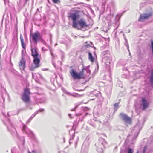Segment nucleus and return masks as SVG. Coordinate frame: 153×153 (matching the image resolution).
<instances>
[{"label":"nucleus","instance_id":"nucleus-39","mask_svg":"<svg viewBox=\"0 0 153 153\" xmlns=\"http://www.w3.org/2000/svg\"><path fill=\"white\" fill-rule=\"evenodd\" d=\"M42 50H43L44 51H45V50L44 49V47H42Z\"/></svg>","mask_w":153,"mask_h":153},{"label":"nucleus","instance_id":"nucleus-28","mask_svg":"<svg viewBox=\"0 0 153 153\" xmlns=\"http://www.w3.org/2000/svg\"><path fill=\"white\" fill-rule=\"evenodd\" d=\"M151 48L152 51V53L153 54V41L151 42Z\"/></svg>","mask_w":153,"mask_h":153},{"label":"nucleus","instance_id":"nucleus-15","mask_svg":"<svg viewBox=\"0 0 153 153\" xmlns=\"http://www.w3.org/2000/svg\"><path fill=\"white\" fill-rule=\"evenodd\" d=\"M89 66H83V68L82 69V72H83L84 70H86L88 74H90V71L89 69Z\"/></svg>","mask_w":153,"mask_h":153},{"label":"nucleus","instance_id":"nucleus-47","mask_svg":"<svg viewBox=\"0 0 153 153\" xmlns=\"http://www.w3.org/2000/svg\"><path fill=\"white\" fill-rule=\"evenodd\" d=\"M53 65H54V66H55V64H53Z\"/></svg>","mask_w":153,"mask_h":153},{"label":"nucleus","instance_id":"nucleus-2","mask_svg":"<svg viewBox=\"0 0 153 153\" xmlns=\"http://www.w3.org/2000/svg\"><path fill=\"white\" fill-rule=\"evenodd\" d=\"M105 144V140L102 138H100L96 143L95 145L96 147V150L99 153H103Z\"/></svg>","mask_w":153,"mask_h":153},{"label":"nucleus","instance_id":"nucleus-50","mask_svg":"<svg viewBox=\"0 0 153 153\" xmlns=\"http://www.w3.org/2000/svg\"><path fill=\"white\" fill-rule=\"evenodd\" d=\"M64 140V142H65V140Z\"/></svg>","mask_w":153,"mask_h":153},{"label":"nucleus","instance_id":"nucleus-30","mask_svg":"<svg viewBox=\"0 0 153 153\" xmlns=\"http://www.w3.org/2000/svg\"><path fill=\"white\" fill-rule=\"evenodd\" d=\"M53 2L54 3H57L59 0H52Z\"/></svg>","mask_w":153,"mask_h":153},{"label":"nucleus","instance_id":"nucleus-31","mask_svg":"<svg viewBox=\"0 0 153 153\" xmlns=\"http://www.w3.org/2000/svg\"><path fill=\"white\" fill-rule=\"evenodd\" d=\"M77 106H76L74 109H72L71 110V111H74L77 108Z\"/></svg>","mask_w":153,"mask_h":153},{"label":"nucleus","instance_id":"nucleus-6","mask_svg":"<svg viewBox=\"0 0 153 153\" xmlns=\"http://www.w3.org/2000/svg\"><path fill=\"white\" fill-rule=\"evenodd\" d=\"M120 117L125 122V124L127 126L128 124H131V119L126 114L121 113L120 114Z\"/></svg>","mask_w":153,"mask_h":153},{"label":"nucleus","instance_id":"nucleus-36","mask_svg":"<svg viewBox=\"0 0 153 153\" xmlns=\"http://www.w3.org/2000/svg\"><path fill=\"white\" fill-rule=\"evenodd\" d=\"M88 108L87 107H85V110H88Z\"/></svg>","mask_w":153,"mask_h":153},{"label":"nucleus","instance_id":"nucleus-40","mask_svg":"<svg viewBox=\"0 0 153 153\" xmlns=\"http://www.w3.org/2000/svg\"><path fill=\"white\" fill-rule=\"evenodd\" d=\"M24 52V50H22V54H23V53Z\"/></svg>","mask_w":153,"mask_h":153},{"label":"nucleus","instance_id":"nucleus-37","mask_svg":"<svg viewBox=\"0 0 153 153\" xmlns=\"http://www.w3.org/2000/svg\"><path fill=\"white\" fill-rule=\"evenodd\" d=\"M120 153H126V152H123L122 151L121 152H120Z\"/></svg>","mask_w":153,"mask_h":153},{"label":"nucleus","instance_id":"nucleus-46","mask_svg":"<svg viewBox=\"0 0 153 153\" xmlns=\"http://www.w3.org/2000/svg\"><path fill=\"white\" fill-rule=\"evenodd\" d=\"M129 55H131V53H130V52H129Z\"/></svg>","mask_w":153,"mask_h":153},{"label":"nucleus","instance_id":"nucleus-17","mask_svg":"<svg viewBox=\"0 0 153 153\" xmlns=\"http://www.w3.org/2000/svg\"><path fill=\"white\" fill-rule=\"evenodd\" d=\"M119 102L115 103L114 105V111H116L119 108Z\"/></svg>","mask_w":153,"mask_h":153},{"label":"nucleus","instance_id":"nucleus-19","mask_svg":"<svg viewBox=\"0 0 153 153\" xmlns=\"http://www.w3.org/2000/svg\"><path fill=\"white\" fill-rule=\"evenodd\" d=\"M123 36L124 38L125 39V40L126 42V43L125 44V46H126L127 47V49L128 50V51L129 52V46H128V43L127 41V40L126 39V38L124 34H123Z\"/></svg>","mask_w":153,"mask_h":153},{"label":"nucleus","instance_id":"nucleus-16","mask_svg":"<svg viewBox=\"0 0 153 153\" xmlns=\"http://www.w3.org/2000/svg\"><path fill=\"white\" fill-rule=\"evenodd\" d=\"M88 59L89 60L92 62H93L94 61V59L92 56V53L90 52H88Z\"/></svg>","mask_w":153,"mask_h":153},{"label":"nucleus","instance_id":"nucleus-44","mask_svg":"<svg viewBox=\"0 0 153 153\" xmlns=\"http://www.w3.org/2000/svg\"><path fill=\"white\" fill-rule=\"evenodd\" d=\"M57 45V43L56 44H55V46H56Z\"/></svg>","mask_w":153,"mask_h":153},{"label":"nucleus","instance_id":"nucleus-41","mask_svg":"<svg viewBox=\"0 0 153 153\" xmlns=\"http://www.w3.org/2000/svg\"><path fill=\"white\" fill-rule=\"evenodd\" d=\"M136 153H139V151L138 150H137Z\"/></svg>","mask_w":153,"mask_h":153},{"label":"nucleus","instance_id":"nucleus-20","mask_svg":"<svg viewBox=\"0 0 153 153\" xmlns=\"http://www.w3.org/2000/svg\"><path fill=\"white\" fill-rule=\"evenodd\" d=\"M121 15L120 14L117 15L116 17L115 21H116L117 23L118 21L120 19Z\"/></svg>","mask_w":153,"mask_h":153},{"label":"nucleus","instance_id":"nucleus-4","mask_svg":"<svg viewBox=\"0 0 153 153\" xmlns=\"http://www.w3.org/2000/svg\"><path fill=\"white\" fill-rule=\"evenodd\" d=\"M41 56H36L33 57L34 59L33 60V64L29 67L30 70L33 71L36 68L39 67V62L40 61V57Z\"/></svg>","mask_w":153,"mask_h":153},{"label":"nucleus","instance_id":"nucleus-7","mask_svg":"<svg viewBox=\"0 0 153 153\" xmlns=\"http://www.w3.org/2000/svg\"><path fill=\"white\" fill-rule=\"evenodd\" d=\"M70 73L71 75L72 76L74 79H79L84 77L83 75V72H80L78 74L76 72L75 70L72 69L71 70Z\"/></svg>","mask_w":153,"mask_h":153},{"label":"nucleus","instance_id":"nucleus-32","mask_svg":"<svg viewBox=\"0 0 153 153\" xmlns=\"http://www.w3.org/2000/svg\"><path fill=\"white\" fill-rule=\"evenodd\" d=\"M28 153H36V152L34 150H33L32 151V152H30L29 151H28Z\"/></svg>","mask_w":153,"mask_h":153},{"label":"nucleus","instance_id":"nucleus-45","mask_svg":"<svg viewBox=\"0 0 153 153\" xmlns=\"http://www.w3.org/2000/svg\"><path fill=\"white\" fill-rule=\"evenodd\" d=\"M118 26H117V27L115 29H117V28H118Z\"/></svg>","mask_w":153,"mask_h":153},{"label":"nucleus","instance_id":"nucleus-11","mask_svg":"<svg viewBox=\"0 0 153 153\" xmlns=\"http://www.w3.org/2000/svg\"><path fill=\"white\" fill-rule=\"evenodd\" d=\"M19 66L21 70H24L25 67V61L22 56V59L19 62Z\"/></svg>","mask_w":153,"mask_h":153},{"label":"nucleus","instance_id":"nucleus-42","mask_svg":"<svg viewBox=\"0 0 153 153\" xmlns=\"http://www.w3.org/2000/svg\"><path fill=\"white\" fill-rule=\"evenodd\" d=\"M29 0H25V1H28Z\"/></svg>","mask_w":153,"mask_h":153},{"label":"nucleus","instance_id":"nucleus-5","mask_svg":"<svg viewBox=\"0 0 153 153\" xmlns=\"http://www.w3.org/2000/svg\"><path fill=\"white\" fill-rule=\"evenodd\" d=\"M22 130L23 132H25L26 134L33 140H36V139L35 136L32 131L27 127L26 125L23 124V127Z\"/></svg>","mask_w":153,"mask_h":153},{"label":"nucleus","instance_id":"nucleus-43","mask_svg":"<svg viewBox=\"0 0 153 153\" xmlns=\"http://www.w3.org/2000/svg\"><path fill=\"white\" fill-rule=\"evenodd\" d=\"M130 32V30H128V33H129V32Z\"/></svg>","mask_w":153,"mask_h":153},{"label":"nucleus","instance_id":"nucleus-1","mask_svg":"<svg viewBox=\"0 0 153 153\" xmlns=\"http://www.w3.org/2000/svg\"><path fill=\"white\" fill-rule=\"evenodd\" d=\"M32 39V41L34 43L36 44H37L38 41H40L42 42H45L42 38V35L39 32L37 31L33 34L30 35V40L31 41V39Z\"/></svg>","mask_w":153,"mask_h":153},{"label":"nucleus","instance_id":"nucleus-22","mask_svg":"<svg viewBox=\"0 0 153 153\" xmlns=\"http://www.w3.org/2000/svg\"><path fill=\"white\" fill-rule=\"evenodd\" d=\"M74 137H75V134H74V133L72 135V137L70 139L69 143L70 144H71V143H72L71 142V140H72L73 139H74Z\"/></svg>","mask_w":153,"mask_h":153},{"label":"nucleus","instance_id":"nucleus-12","mask_svg":"<svg viewBox=\"0 0 153 153\" xmlns=\"http://www.w3.org/2000/svg\"><path fill=\"white\" fill-rule=\"evenodd\" d=\"M31 55L33 57L36 56H41L37 51L36 48L35 47L34 48H32L31 49Z\"/></svg>","mask_w":153,"mask_h":153},{"label":"nucleus","instance_id":"nucleus-13","mask_svg":"<svg viewBox=\"0 0 153 153\" xmlns=\"http://www.w3.org/2000/svg\"><path fill=\"white\" fill-rule=\"evenodd\" d=\"M141 105L143 106V110L145 109L148 106L149 103L145 98H143L142 99Z\"/></svg>","mask_w":153,"mask_h":153},{"label":"nucleus","instance_id":"nucleus-21","mask_svg":"<svg viewBox=\"0 0 153 153\" xmlns=\"http://www.w3.org/2000/svg\"><path fill=\"white\" fill-rule=\"evenodd\" d=\"M34 117L32 115L30 116L29 119L28 120L27 122V123L28 124L29 123L30 121Z\"/></svg>","mask_w":153,"mask_h":153},{"label":"nucleus","instance_id":"nucleus-3","mask_svg":"<svg viewBox=\"0 0 153 153\" xmlns=\"http://www.w3.org/2000/svg\"><path fill=\"white\" fill-rule=\"evenodd\" d=\"M24 91L22 95V100L25 102H28L30 101V95L31 93L28 88H25Z\"/></svg>","mask_w":153,"mask_h":153},{"label":"nucleus","instance_id":"nucleus-29","mask_svg":"<svg viewBox=\"0 0 153 153\" xmlns=\"http://www.w3.org/2000/svg\"><path fill=\"white\" fill-rule=\"evenodd\" d=\"M63 91L65 92V93H66L67 94H69V95H71V94H70V92H67L66 91H64L63 90Z\"/></svg>","mask_w":153,"mask_h":153},{"label":"nucleus","instance_id":"nucleus-14","mask_svg":"<svg viewBox=\"0 0 153 153\" xmlns=\"http://www.w3.org/2000/svg\"><path fill=\"white\" fill-rule=\"evenodd\" d=\"M9 124L10 126H7V128L9 130V131H12L14 132H16V130L15 128H14L13 125V124L11 122H9Z\"/></svg>","mask_w":153,"mask_h":153},{"label":"nucleus","instance_id":"nucleus-49","mask_svg":"<svg viewBox=\"0 0 153 153\" xmlns=\"http://www.w3.org/2000/svg\"><path fill=\"white\" fill-rule=\"evenodd\" d=\"M73 96V95H72ZM74 96H75V95H73Z\"/></svg>","mask_w":153,"mask_h":153},{"label":"nucleus","instance_id":"nucleus-27","mask_svg":"<svg viewBox=\"0 0 153 153\" xmlns=\"http://www.w3.org/2000/svg\"><path fill=\"white\" fill-rule=\"evenodd\" d=\"M39 112V111H36L32 115V116L34 117V116Z\"/></svg>","mask_w":153,"mask_h":153},{"label":"nucleus","instance_id":"nucleus-48","mask_svg":"<svg viewBox=\"0 0 153 153\" xmlns=\"http://www.w3.org/2000/svg\"><path fill=\"white\" fill-rule=\"evenodd\" d=\"M53 65H54V66H55V64H53Z\"/></svg>","mask_w":153,"mask_h":153},{"label":"nucleus","instance_id":"nucleus-10","mask_svg":"<svg viewBox=\"0 0 153 153\" xmlns=\"http://www.w3.org/2000/svg\"><path fill=\"white\" fill-rule=\"evenodd\" d=\"M151 16V13L141 14L138 19V21L140 22H143L144 20L147 19Z\"/></svg>","mask_w":153,"mask_h":153},{"label":"nucleus","instance_id":"nucleus-26","mask_svg":"<svg viewBox=\"0 0 153 153\" xmlns=\"http://www.w3.org/2000/svg\"><path fill=\"white\" fill-rule=\"evenodd\" d=\"M39 112V111H36L32 115V116L34 117V116Z\"/></svg>","mask_w":153,"mask_h":153},{"label":"nucleus","instance_id":"nucleus-38","mask_svg":"<svg viewBox=\"0 0 153 153\" xmlns=\"http://www.w3.org/2000/svg\"><path fill=\"white\" fill-rule=\"evenodd\" d=\"M88 114V113H85V116H86Z\"/></svg>","mask_w":153,"mask_h":153},{"label":"nucleus","instance_id":"nucleus-18","mask_svg":"<svg viewBox=\"0 0 153 153\" xmlns=\"http://www.w3.org/2000/svg\"><path fill=\"white\" fill-rule=\"evenodd\" d=\"M20 39H21V45L22 46V47L24 49L25 48V45L24 43V41L23 39L21 37H20Z\"/></svg>","mask_w":153,"mask_h":153},{"label":"nucleus","instance_id":"nucleus-24","mask_svg":"<svg viewBox=\"0 0 153 153\" xmlns=\"http://www.w3.org/2000/svg\"><path fill=\"white\" fill-rule=\"evenodd\" d=\"M113 17V15H111L110 14L109 15H108L107 16V18L108 19H109V18L110 19H111V18Z\"/></svg>","mask_w":153,"mask_h":153},{"label":"nucleus","instance_id":"nucleus-25","mask_svg":"<svg viewBox=\"0 0 153 153\" xmlns=\"http://www.w3.org/2000/svg\"><path fill=\"white\" fill-rule=\"evenodd\" d=\"M50 52L53 58H54V56L53 53L52 51V50L51 49L50 50Z\"/></svg>","mask_w":153,"mask_h":153},{"label":"nucleus","instance_id":"nucleus-34","mask_svg":"<svg viewBox=\"0 0 153 153\" xmlns=\"http://www.w3.org/2000/svg\"><path fill=\"white\" fill-rule=\"evenodd\" d=\"M107 0H103V1L102 2V3L103 4H105V2L106 1H107Z\"/></svg>","mask_w":153,"mask_h":153},{"label":"nucleus","instance_id":"nucleus-9","mask_svg":"<svg viewBox=\"0 0 153 153\" xmlns=\"http://www.w3.org/2000/svg\"><path fill=\"white\" fill-rule=\"evenodd\" d=\"M69 17H71L73 21V27L74 28L77 27V24L76 22V20L78 18L77 15L75 13H71Z\"/></svg>","mask_w":153,"mask_h":153},{"label":"nucleus","instance_id":"nucleus-8","mask_svg":"<svg viewBox=\"0 0 153 153\" xmlns=\"http://www.w3.org/2000/svg\"><path fill=\"white\" fill-rule=\"evenodd\" d=\"M77 25L76 28H77L79 29H82L88 26L84 19H80L77 22Z\"/></svg>","mask_w":153,"mask_h":153},{"label":"nucleus","instance_id":"nucleus-33","mask_svg":"<svg viewBox=\"0 0 153 153\" xmlns=\"http://www.w3.org/2000/svg\"><path fill=\"white\" fill-rule=\"evenodd\" d=\"M38 111H39H39L40 112H43L44 111V109H40Z\"/></svg>","mask_w":153,"mask_h":153},{"label":"nucleus","instance_id":"nucleus-23","mask_svg":"<svg viewBox=\"0 0 153 153\" xmlns=\"http://www.w3.org/2000/svg\"><path fill=\"white\" fill-rule=\"evenodd\" d=\"M147 146H145L143 149V151H142V153H146V151L147 149Z\"/></svg>","mask_w":153,"mask_h":153},{"label":"nucleus","instance_id":"nucleus-35","mask_svg":"<svg viewBox=\"0 0 153 153\" xmlns=\"http://www.w3.org/2000/svg\"><path fill=\"white\" fill-rule=\"evenodd\" d=\"M68 116L70 117V118H72V117H71V114H68Z\"/></svg>","mask_w":153,"mask_h":153}]
</instances>
